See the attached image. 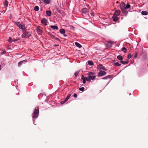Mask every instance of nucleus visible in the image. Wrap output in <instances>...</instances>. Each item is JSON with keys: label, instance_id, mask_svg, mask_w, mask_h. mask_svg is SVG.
Here are the masks:
<instances>
[{"label": "nucleus", "instance_id": "de8ad7c7", "mask_svg": "<svg viewBox=\"0 0 148 148\" xmlns=\"http://www.w3.org/2000/svg\"><path fill=\"white\" fill-rule=\"evenodd\" d=\"M1 66L0 65V71L1 70Z\"/></svg>", "mask_w": 148, "mask_h": 148}, {"label": "nucleus", "instance_id": "1a4fd4ad", "mask_svg": "<svg viewBox=\"0 0 148 148\" xmlns=\"http://www.w3.org/2000/svg\"><path fill=\"white\" fill-rule=\"evenodd\" d=\"M41 22L44 25H47V20L45 18H43L41 20Z\"/></svg>", "mask_w": 148, "mask_h": 148}, {"label": "nucleus", "instance_id": "c03bdc74", "mask_svg": "<svg viewBox=\"0 0 148 148\" xmlns=\"http://www.w3.org/2000/svg\"><path fill=\"white\" fill-rule=\"evenodd\" d=\"M107 79V78H106V77H105L103 78H102V79Z\"/></svg>", "mask_w": 148, "mask_h": 148}, {"label": "nucleus", "instance_id": "603ef678", "mask_svg": "<svg viewBox=\"0 0 148 148\" xmlns=\"http://www.w3.org/2000/svg\"><path fill=\"white\" fill-rule=\"evenodd\" d=\"M84 1H85V0H84Z\"/></svg>", "mask_w": 148, "mask_h": 148}, {"label": "nucleus", "instance_id": "f704fd0d", "mask_svg": "<svg viewBox=\"0 0 148 148\" xmlns=\"http://www.w3.org/2000/svg\"><path fill=\"white\" fill-rule=\"evenodd\" d=\"M94 74V73L91 72H89L88 73V75H92Z\"/></svg>", "mask_w": 148, "mask_h": 148}, {"label": "nucleus", "instance_id": "79ce46f5", "mask_svg": "<svg viewBox=\"0 0 148 148\" xmlns=\"http://www.w3.org/2000/svg\"><path fill=\"white\" fill-rule=\"evenodd\" d=\"M65 102V100H64V101H61V102H60V103L61 104H63L65 102Z\"/></svg>", "mask_w": 148, "mask_h": 148}, {"label": "nucleus", "instance_id": "9b49d317", "mask_svg": "<svg viewBox=\"0 0 148 148\" xmlns=\"http://www.w3.org/2000/svg\"><path fill=\"white\" fill-rule=\"evenodd\" d=\"M43 2L46 4H48L50 3V0H42Z\"/></svg>", "mask_w": 148, "mask_h": 148}, {"label": "nucleus", "instance_id": "a878e982", "mask_svg": "<svg viewBox=\"0 0 148 148\" xmlns=\"http://www.w3.org/2000/svg\"><path fill=\"white\" fill-rule=\"evenodd\" d=\"M39 10V8L37 6H36L34 8V10L35 11H38Z\"/></svg>", "mask_w": 148, "mask_h": 148}, {"label": "nucleus", "instance_id": "6e6552de", "mask_svg": "<svg viewBox=\"0 0 148 148\" xmlns=\"http://www.w3.org/2000/svg\"><path fill=\"white\" fill-rule=\"evenodd\" d=\"M120 11L119 10H118L116 11L114 14V15L117 16L120 15Z\"/></svg>", "mask_w": 148, "mask_h": 148}, {"label": "nucleus", "instance_id": "72a5a7b5", "mask_svg": "<svg viewBox=\"0 0 148 148\" xmlns=\"http://www.w3.org/2000/svg\"><path fill=\"white\" fill-rule=\"evenodd\" d=\"M79 90L81 91H83L84 90V87L80 88L79 89Z\"/></svg>", "mask_w": 148, "mask_h": 148}, {"label": "nucleus", "instance_id": "58836bf2", "mask_svg": "<svg viewBox=\"0 0 148 148\" xmlns=\"http://www.w3.org/2000/svg\"><path fill=\"white\" fill-rule=\"evenodd\" d=\"M73 97L75 98H76L77 97V95L76 93H74L73 94Z\"/></svg>", "mask_w": 148, "mask_h": 148}, {"label": "nucleus", "instance_id": "37998d69", "mask_svg": "<svg viewBox=\"0 0 148 148\" xmlns=\"http://www.w3.org/2000/svg\"><path fill=\"white\" fill-rule=\"evenodd\" d=\"M85 77H84L83 75H82L81 76V79L83 80V79H84Z\"/></svg>", "mask_w": 148, "mask_h": 148}, {"label": "nucleus", "instance_id": "c85d7f7f", "mask_svg": "<svg viewBox=\"0 0 148 148\" xmlns=\"http://www.w3.org/2000/svg\"><path fill=\"white\" fill-rule=\"evenodd\" d=\"M99 68L101 69H102L103 70L106 71V69L105 68L104 66H101Z\"/></svg>", "mask_w": 148, "mask_h": 148}, {"label": "nucleus", "instance_id": "423d86ee", "mask_svg": "<svg viewBox=\"0 0 148 148\" xmlns=\"http://www.w3.org/2000/svg\"><path fill=\"white\" fill-rule=\"evenodd\" d=\"M22 31L23 32V33L22 36V38H24L26 37V36L27 35L26 29L24 30H23Z\"/></svg>", "mask_w": 148, "mask_h": 148}, {"label": "nucleus", "instance_id": "a18cd8bd", "mask_svg": "<svg viewBox=\"0 0 148 148\" xmlns=\"http://www.w3.org/2000/svg\"><path fill=\"white\" fill-rule=\"evenodd\" d=\"M91 14L92 16H94V13L93 12H92L91 13Z\"/></svg>", "mask_w": 148, "mask_h": 148}, {"label": "nucleus", "instance_id": "7ed1b4c3", "mask_svg": "<svg viewBox=\"0 0 148 148\" xmlns=\"http://www.w3.org/2000/svg\"><path fill=\"white\" fill-rule=\"evenodd\" d=\"M106 73L105 71H100L97 74V76L101 77L105 75Z\"/></svg>", "mask_w": 148, "mask_h": 148}, {"label": "nucleus", "instance_id": "0eeeda50", "mask_svg": "<svg viewBox=\"0 0 148 148\" xmlns=\"http://www.w3.org/2000/svg\"><path fill=\"white\" fill-rule=\"evenodd\" d=\"M37 32L39 35H41L42 33V30L40 29L39 27H37Z\"/></svg>", "mask_w": 148, "mask_h": 148}, {"label": "nucleus", "instance_id": "bb28decb", "mask_svg": "<svg viewBox=\"0 0 148 148\" xmlns=\"http://www.w3.org/2000/svg\"><path fill=\"white\" fill-rule=\"evenodd\" d=\"M27 36L28 38H29L31 35V33L30 32H28L27 33Z\"/></svg>", "mask_w": 148, "mask_h": 148}, {"label": "nucleus", "instance_id": "c756f323", "mask_svg": "<svg viewBox=\"0 0 148 148\" xmlns=\"http://www.w3.org/2000/svg\"><path fill=\"white\" fill-rule=\"evenodd\" d=\"M85 80L86 81L90 82L91 81V79H90V78H87V77H85Z\"/></svg>", "mask_w": 148, "mask_h": 148}, {"label": "nucleus", "instance_id": "49530a36", "mask_svg": "<svg viewBox=\"0 0 148 148\" xmlns=\"http://www.w3.org/2000/svg\"><path fill=\"white\" fill-rule=\"evenodd\" d=\"M16 40H17L14 39V41H16Z\"/></svg>", "mask_w": 148, "mask_h": 148}, {"label": "nucleus", "instance_id": "09e8293b", "mask_svg": "<svg viewBox=\"0 0 148 148\" xmlns=\"http://www.w3.org/2000/svg\"><path fill=\"white\" fill-rule=\"evenodd\" d=\"M119 3V2H118V1H117V2H116V3Z\"/></svg>", "mask_w": 148, "mask_h": 148}, {"label": "nucleus", "instance_id": "20e7f679", "mask_svg": "<svg viewBox=\"0 0 148 148\" xmlns=\"http://www.w3.org/2000/svg\"><path fill=\"white\" fill-rule=\"evenodd\" d=\"M59 32L62 35H63L64 37H66L67 36V35L65 34V30L63 29H60Z\"/></svg>", "mask_w": 148, "mask_h": 148}, {"label": "nucleus", "instance_id": "ea45409f", "mask_svg": "<svg viewBox=\"0 0 148 148\" xmlns=\"http://www.w3.org/2000/svg\"><path fill=\"white\" fill-rule=\"evenodd\" d=\"M86 81L85 80V78L84 79H83V82H82L83 83L85 84L86 82Z\"/></svg>", "mask_w": 148, "mask_h": 148}, {"label": "nucleus", "instance_id": "2eb2a0df", "mask_svg": "<svg viewBox=\"0 0 148 148\" xmlns=\"http://www.w3.org/2000/svg\"><path fill=\"white\" fill-rule=\"evenodd\" d=\"M8 2L7 0H5L4 3V6L5 8L7 7L8 6Z\"/></svg>", "mask_w": 148, "mask_h": 148}, {"label": "nucleus", "instance_id": "5701e85b", "mask_svg": "<svg viewBox=\"0 0 148 148\" xmlns=\"http://www.w3.org/2000/svg\"><path fill=\"white\" fill-rule=\"evenodd\" d=\"M141 14L143 15H146L148 14V12L146 11H143L141 12Z\"/></svg>", "mask_w": 148, "mask_h": 148}, {"label": "nucleus", "instance_id": "dca6fc26", "mask_svg": "<svg viewBox=\"0 0 148 148\" xmlns=\"http://www.w3.org/2000/svg\"><path fill=\"white\" fill-rule=\"evenodd\" d=\"M48 34L53 38H54L55 39H56L57 40H59L58 38H55V36L53 35L52 33H51V32H49L48 33Z\"/></svg>", "mask_w": 148, "mask_h": 148}, {"label": "nucleus", "instance_id": "6ab92c4d", "mask_svg": "<svg viewBox=\"0 0 148 148\" xmlns=\"http://www.w3.org/2000/svg\"><path fill=\"white\" fill-rule=\"evenodd\" d=\"M75 44L77 47L79 48H80L82 47V45L80 44L77 42H75Z\"/></svg>", "mask_w": 148, "mask_h": 148}, {"label": "nucleus", "instance_id": "a19ab883", "mask_svg": "<svg viewBox=\"0 0 148 148\" xmlns=\"http://www.w3.org/2000/svg\"><path fill=\"white\" fill-rule=\"evenodd\" d=\"M131 57V55H129L127 56V58L128 59H130Z\"/></svg>", "mask_w": 148, "mask_h": 148}, {"label": "nucleus", "instance_id": "f257e3e1", "mask_svg": "<svg viewBox=\"0 0 148 148\" xmlns=\"http://www.w3.org/2000/svg\"><path fill=\"white\" fill-rule=\"evenodd\" d=\"M39 110L38 107H36L32 114L33 119H36L38 116Z\"/></svg>", "mask_w": 148, "mask_h": 148}, {"label": "nucleus", "instance_id": "473e14b6", "mask_svg": "<svg viewBox=\"0 0 148 148\" xmlns=\"http://www.w3.org/2000/svg\"><path fill=\"white\" fill-rule=\"evenodd\" d=\"M138 56V52H136L135 53V54L134 55V57L135 58H137Z\"/></svg>", "mask_w": 148, "mask_h": 148}, {"label": "nucleus", "instance_id": "8fccbe9b", "mask_svg": "<svg viewBox=\"0 0 148 148\" xmlns=\"http://www.w3.org/2000/svg\"><path fill=\"white\" fill-rule=\"evenodd\" d=\"M131 95V94L130 93L129 95Z\"/></svg>", "mask_w": 148, "mask_h": 148}, {"label": "nucleus", "instance_id": "cd10ccee", "mask_svg": "<svg viewBox=\"0 0 148 148\" xmlns=\"http://www.w3.org/2000/svg\"><path fill=\"white\" fill-rule=\"evenodd\" d=\"M122 50L123 51L124 53H126V49L125 47H123L122 49Z\"/></svg>", "mask_w": 148, "mask_h": 148}, {"label": "nucleus", "instance_id": "f3484780", "mask_svg": "<svg viewBox=\"0 0 148 148\" xmlns=\"http://www.w3.org/2000/svg\"><path fill=\"white\" fill-rule=\"evenodd\" d=\"M82 12L84 14H86L88 12V10L86 8H84L82 10Z\"/></svg>", "mask_w": 148, "mask_h": 148}, {"label": "nucleus", "instance_id": "4be33fe9", "mask_svg": "<svg viewBox=\"0 0 148 148\" xmlns=\"http://www.w3.org/2000/svg\"><path fill=\"white\" fill-rule=\"evenodd\" d=\"M117 58L120 61H121L123 59L121 55H119L117 56Z\"/></svg>", "mask_w": 148, "mask_h": 148}, {"label": "nucleus", "instance_id": "412c9836", "mask_svg": "<svg viewBox=\"0 0 148 148\" xmlns=\"http://www.w3.org/2000/svg\"><path fill=\"white\" fill-rule=\"evenodd\" d=\"M71 96V95L70 94H69L68 95L66 98L64 99L65 102H66L67 101L68 99H69L70 97Z\"/></svg>", "mask_w": 148, "mask_h": 148}, {"label": "nucleus", "instance_id": "2f4dec72", "mask_svg": "<svg viewBox=\"0 0 148 148\" xmlns=\"http://www.w3.org/2000/svg\"><path fill=\"white\" fill-rule=\"evenodd\" d=\"M8 41L10 43H12L13 41L11 37H10L8 39Z\"/></svg>", "mask_w": 148, "mask_h": 148}, {"label": "nucleus", "instance_id": "7c9ffc66", "mask_svg": "<svg viewBox=\"0 0 148 148\" xmlns=\"http://www.w3.org/2000/svg\"><path fill=\"white\" fill-rule=\"evenodd\" d=\"M79 71H77L75 72V73H74V75L75 77L77 76L78 73H79Z\"/></svg>", "mask_w": 148, "mask_h": 148}, {"label": "nucleus", "instance_id": "a211bd4d", "mask_svg": "<svg viewBox=\"0 0 148 148\" xmlns=\"http://www.w3.org/2000/svg\"><path fill=\"white\" fill-rule=\"evenodd\" d=\"M46 13L47 16H50L51 15V12L50 11H47Z\"/></svg>", "mask_w": 148, "mask_h": 148}, {"label": "nucleus", "instance_id": "f03ea898", "mask_svg": "<svg viewBox=\"0 0 148 148\" xmlns=\"http://www.w3.org/2000/svg\"><path fill=\"white\" fill-rule=\"evenodd\" d=\"M15 23L20 29H21L22 30L26 29L25 25H21L19 22H15Z\"/></svg>", "mask_w": 148, "mask_h": 148}, {"label": "nucleus", "instance_id": "4c0bfd02", "mask_svg": "<svg viewBox=\"0 0 148 148\" xmlns=\"http://www.w3.org/2000/svg\"><path fill=\"white\" fill-rule=\"evenodd\" d=\"M112 76L111 75H108L107 76H106L107 79H108L109 78H110Z\"/></svg>", "mask_w": 148, "mask_h": 148}, {"label": "nucleus", "instance_id": "e433bc0d", "mask_svg": "<svg viewBox=\"0 0 148 148\" xmlns=\"http://www.w3.org/2000/svg\"><path fill=\"white\" fill-rule=\"evenodd\" d=\"M2 52L1 53V55H3L5 54L6 53V52L5 51H2Z\"/></svg>", "mask_w": 148, "mask_h": 148}, {"label": "nucleus", "instance_id": "f8f14e48", "mask_svg": "<svg viewBox=\"0 0 148 148\" xmlns=\"http://www.w3.org/2000/svg\"><path fill=\"white\" fill-rule=\"evenodd\" d=\"M113 20L114 21H116L118 20V18L117 16L113 15L112 16Z\"/></svg>", "mask_w": 148, "mask_h": 148}, {"label": "nucleus", "instance_id": "4468645a", "mask_svg": "<svg viewBox=\"0 0 148 148\" xmlns=\"http://www.w3.org/2000/svg\"><path fill=\"white\" fill-rule=\"evenodd\" d=\"M88 77L89 78H90V79L91 80H94L95 78L96 77V76H95L94 75H88Z\"/></svg>", "mask_w": 148, "mask_h": 148}, {"label": "nucleus", "instance_id": "ddd939ff", "mask_svg": "<svg viewBox=\"0 0 148 148\" xmlns=\"http://www.w3.org/2000/svg\"><path fill=\"white\" fill-rule=\"evenodd\" d=\"M50 27L53 29H56V30L58 29V27L56 25H51Z\"/></svg>", "mask_w": 148, "mask_h": 148}, {"label": "nucleus", "instance_id": "3c124183", "mask_svg": "<svg viewBox=\"0 0 148 148\" xmlns=\"http://www.w3.org/2000/svg\"><path fill=\"white\" fill-rule=\"evenodd\" d=\"M124 5L125 6V4L124 3Z\"/></svg>", "mask_w": 148, "mask_h": 148}, {"label": "nucleus", "instance_id": "aec40b11", "mask_svg": "<svg viewBox=\"0 0 148 148\" xmlns=\"http://www.w3.org/2000/svg\"><path fill=\"white\" fill-rule=\"evenodd\" d=\"M120 62L121 63H122L123 64H127L128 63V61H121Z\"/></svg>", "mask_w": 148, "mask_h": 148}, {"label": "nucleus", "instance_id": "393cba45", "mask_svg": "<svg viewBox=\"0 0 148 148\" xmlns=\"http://www.w3.org/2000/svg\"><path fill=\"white\" fill-rule=\"evenodd\" d=\"M114 66H120L121 65V64L119 63L118 62H115L114 64Z\"/></svg>", "mask_w": 148, "mask_h": 148}, {"label": "nucleus", "instance_id": "39448f33", "mask_svg": "<svg viewBox=\"0 0 148 148\" xmlns=\"http://www.w3.org/2000/svg\"><path fill=\"white\" fill-rule=\"evenodd\" d=\"M130 7V5H129L128 3H127L126 4V6L125 7H124L122 8H121V10L122 11H124L123 10H125L126 9H127L129 8Z\"/></svg>", "mask_w": 148, "mask_h": 148}, {"label": "nucleus", "instance_id": "c9c22d12", "mask_svg": "<svg viewBox=\"0 0 148 148\" xmlns=\"http://www.w3.org/2000/svg\"><path fill=\"white\" fill-rule=\"evenodd\" d=\"M70 29H72L73 30H74L75 29V27H73V26L72 25L70 27Z\"/></svg>", "mask_w": 148, "mask_h": 148}, {"label": "nucleus", "instance_id": "9d476101", "mask_svg": "<svg viewBox=\"0 0 148 148\" xmlns=\"http://www.w3.org/2000/svg\"><path fill=\"white\" fill-rule=\"evenodd\" d=\"M27 61L26 60H24L22 61L19 62L18 64V66H20L23 62H26Z\"/></svg>", "mask_w": 148, "mask_h": 148}, {"label": "nucleus", "instance_id": "b1692460", "mask_svg": "<svg viewBox=\"0 0 148 148\" xmlns=\"http://www.w3.org/2000/svg\"><path fill=\"white\" fill-rule=\"evenodd\" d=\"M88 64L89 66H92L93 65V62L90 60H89L88 62Z\"/></svg>", "mask_w": 148, "mask_h": 148}]
</instances>
